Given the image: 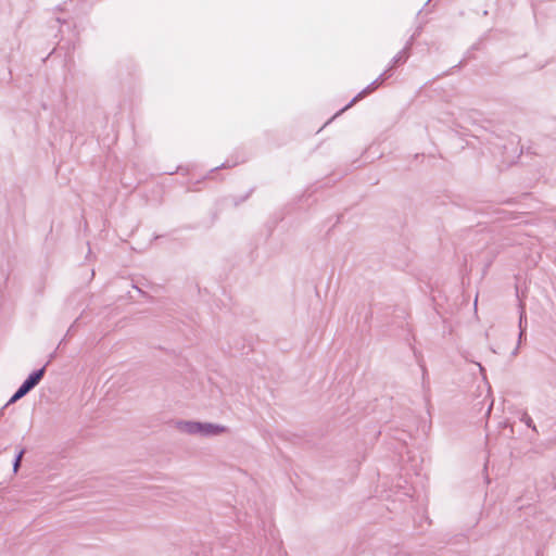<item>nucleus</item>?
<instances>
[{
    "label": "nucleus",
    "instance_id": "obj_1",
    "mask_svg": "<svg viewBox=\"0 0 556 556\" xmlns=\"http://www.w3.org/2000/svg\"><path fill=\"white\" fill-rule=\"evenodd\" d=\"M180 429L188 434H199L201 437H215L227 431L222 425L200 421H184Z\"/></svg>",
    "mask_w": 556,
    "mask_h": 556
},
{
    "label": "nucleus",
    "instance_id": "obj_2",
    "mask_svg": "<svg viewBox=\"0 0 556 556\" xmlns=\"http://www.w3.org/2000/svg\"><path fill=\"white\" fill-rule=\"evenodd\" d=\"M50 361H48L41 368L33 371L18 387V389L15 391V393L11 396L8 404H12L23 396H25L27 393H29L43 378L46 368L49 365Z\"/></svg>",
    "mask_w": 556,
    "mask_h": 556
},
{
    "label": "nucleus",
    "instance_id": "obj_3",
    "mask_svg": "<svg viewBox=\"0 0 556 556\" xmlns=\"http://www.w3.org/2000/svg\"><path fill=\"white\" fill-rule=\"evenodd\" d=\"M413 37L406 43V46L391 60L390 68H393L400 64H403L408 59V51L410 49Z\"/></svg>",
    "mask_w": 556,
    "mask_h": 556
},
{
    "label": "nucleus",
    "instance_id": "obj_4",
    "mask_svg": "<svg viewBox=\"0 0 556 556\" xmlns=\"http://www.w3.org/2000/svg\"><path fill=\"white\" fill-rule=\"evenodd\" d=\"M379 86V79L374 80L371 84H369L365 89H363L359 93H357L344 108L343 110H348L353 104H355L359 99L365 97L366 94L372 92L375 89H377Z\"/></svg>",
    "mask_w": 556,
    "mask_h": 556
},
{
    "label": "nucleus",
    "instance_id": "obj_5",
    "mask_svg": "<svg viewBox=\"0 0 556 556\" xmlns=\"http://www.w3.org/2000/svg\"><path fill=\"white\" fill-rule=\"evenodd\" d=\"M25 452H26L25 448H21L18 451V453L16 454V456L13 460V472L14 473H16L18 471Z\"/></svg>",
    "mask_w": 556,
    "mask_h": 556
},
{
    "label": "nucleus",
    "instance_id": "obj_6",
    "mask_svg": "<svg viewBox=\"0 0 556 556\" xmlns=\"http://www.w3.org/2000/svg\"><path fill=\"white\" fill-rule=\"evenodd\" d=\"M520 420L526 424L529 428H531L533 431H538L536 430V427L532 420V418L527 414V413H523Z\"/></svg>",
    "mask_w": 556,
    "mask_h": 556
},
{
    "label": "nucleus",
    "instance_id": "obj_7",
    "mask_svg": "<svg viewBox=\"0 0 556 556\" xmlns=\"http://www.w3.org/2000/svg\"><path fill=\"white\" fill-rule=\"evenodd\" d=\"M523 314H525V312H523V309H522V311H521V313H520V318H519V328H520V332H519V341L521 340V338H522V336H523V333H525V328H523V326H522V321H523Z\"/></svg>",
    "mask_w": 556,
    "mask_h": 556
},
{
    "label": "nucleus",
    "instance_id": "obj_8",
    "mask_svg": "<svg viewBox=\"0 0 556 556\" xmlns=\"http://www.w3.org/2000/svg\"><path fill=\"white\" fill-rule=\"evenodd\" d=\"M392 68H388L387 71H384L377 79H379V84H381L382 81H384L386 79H388L390 77V74L389 72L391 71Z\"/></svg>",
    "mask_w": 556,
    "mask_h": 556
},
{
    "label": "nucleus",
    "instance_id": "obj_9",
    "mask_svg": "<svg viewBox=\"0 0 556 556\" xmlns=\"http://www.w3.org/2000/svg\"><path fill=\"white\" fill-rule=\"evenodd\" d=\"M392 68H388L387 71H384L377 79H379V84H381L382 81H384L386 79H388L390 77V74L389 72L391 71Z\"/></svg>",
    "mask_w": 556,
    "mask_h": 556
},
{
    "label": "nucleus",
    "instance_id": "obj_10",
    "mask_svg": "<svg viewBox=\"0 0 556 556\" xmlns=\"http://www.w3.org/2000/svg\"><path fill=\"white\" fill-rule=\"evenodd\" d=\"M10 404H5L2 408H0V417L3 415V412L4 409L9 406Z\"/></svg>",
    "mask_w": 556,
    "mask_h": 556
},
{
    "label": "nucleus",
    "instance_id": "obj_11",
    "mask_svg": "<svg viewBox=\"0 0 556 556\" xmlns=\"http://www.w3.org/2000/svg\"><path fill=\"white\" fill-rule=\"evenodd\" d=\"M519 345L516 346V349L513 352V355H516L518 353Z\"/></svg>",
    "mask_w": 556,
    "mask_h": 556
},
{
    "label": "nucleus",
    "instance_id": "obj_12",
    "mask_svg": "<svg viewBox=\"0 0 556 556\" xmlns=\"http://www.w3.org/2000/svg\"><path fill=\"white\" fill-rule=\"evenodd\" d=\"M343 111H344L343 109H342V110H340V112H339V113H336V116H339V114H340L341 112H343Z\"/></svg>",
    "mask_w": 556,
    "mask_h": 556
}]
</instances>
